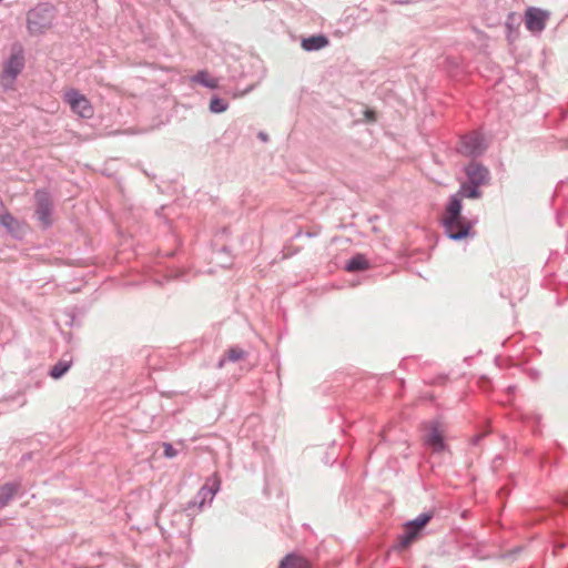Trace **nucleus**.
Segmentation results:
<instances>
[{"instance_id":"obj_25","label":"nucleus","mask_w":568,"mask_h":568,"mask_svg":"<svg viewBox=\"0 0 568 568\" xmlns=\"http://www.w3.org/2000/svg\"><path fill=\"white\" fill-rule=\"evenodd\" d=\"M568 542L562 537H557L552 541L554 554L557 555L560 550L565 549Z\"/></svg>"},{"instance_id":"obj_14","label":"nucleus","mask_w":568,"mask_h":568,"mask_svg":"<svg viewBox=\"0 0 568 568\" xmlns=\"http://www.w3.org/2000/svg\"><path fill=\"white\" fill-rule=\"evenodd\" d=\"M21 489V483L13 480L0 486V509L7 507L17 493Z\"/></svg>"},{"instance_id":"obj_4","label":"nucleus","mask_w":568,"mask_h":568,"mask_svg":"<svg viewBox=\"0 0 568 568\" xmlns=\"http://www.w3.org/2000/svg\"><path fill=\"white\" fill-rule=\"evenodd\" d=\"M488 148L489 143L486 141L483 132L474 130L459 135L455 151L470 159V161H477L478 158L486 153Z\"/></svg>"},{"instance_id":"obj_26","label":"nucleus","mask_w":568,"mask_h":568,"mask_svg":"<svg viewBox=\"0 0 568 568\" xmlns=\"http://www.w3.org/2000/svg\"><path fill=\"white\" fill-rule=\"evenodd\" d=\"M523 549H524L523 546H516L513 549L504 552L501 555V558L515 560L517 558V556L523 551Z\"/></svg>"},{"instance_id":"obj_36","label":"nucleus","mask_w":568,"mask_h":568,"mask_svg":"<svg viewBox=\"0 0 568 568\" xmlns=\"http://www.w3.org/2000/svg\"><path fill=\"white\" fill-rule=\"evenodd\" d=\"M481 439V436L480 435H477L475 437H473V444L474 445H477L479 443V440Z\"/></svg>"},{"instance_id":"obj_7","label":"nucleus","mask_w":568,"mask_h":568,"mask_svg":"<svg viewBox=\"0 0 568 568\" xmlns=\"http://www.w3.org/2000/svg\"><path fill=\"white\" fill-rule=\"evenodd\" d=\"M424 444L434 453L445 452L448 446L445 442V426L438 418L430 419L423 424Z\"/></svg>"},{"instance_id":"obj_8","label":"nucleus","mask_w":568,"mask_h":568,"mask_svg":"<svg viewBox=\"0 0 568 568\" xmlns=\"http://www.w3.org/2000/svg\"><path fill=\"white\" fill-rule=\"evenodd\" d=\"M64 101L70 105L73 113L83 119H90L93 115V106L90 100L78 89H70L64 93Z\"/></svg>"},{"instance_id":"obj_37","label":"nucleus","mask_w":568,"mask_h":568,"mask_svg":"<svg viewBox=\"0 0 568 568\" xmlns=\"http://www.w3.org/2000/svg\"><path fill=\"white\" fill-rule=\"evenodd\" d=\"M220 252L229 254L230 248H229V246L223 245V246L220 248Z\"/></svg>"},{"instance_id":"obj_21","label":"nucleus","mask_w":568,"mask_h":568,"mask_svg":"<svg viewBox=\"0 0 568 568\" xmlns=\"http://www.w3.org/2000/svg\"><path fill=\"white\" fill-rule=\"evenodd\" d=\"M229 109V102L217 94L212 95L209 103V110L211 113L220 114Z\"/></svg>"},{"instance_id":"obj_20","label":"nucleus","mask_w":568,"mask_h":568,"mask_svg":"<svg viewBox=\"0 0 568 568\" xmlns=\"http://www.w3.org/2000/svg\"><path fill=\"white\" fill-rule=\"evenodd\" d=\"M72 366V359H59L48 372V375L53 379L63 377Z\"/></svg>"},{"instance_id":"obj_17","label":"nucleus","mask_w":568,"mask_h":568,"mask_svg":"<svg viewBox=\"0 0 568 568\" xmlns=\"http://www.w3.org/2000/svg\"><path fill=\"white\" fill-rule=\"evenodd\" d=\"M278 568H311V565L304 557L290 552L280 561Z\"/></svg>"},{"instance_id":"obj_1","label":"nucleus","mask_w":568,"mask_h":568,"mask_svg":"<svg viewBox=\"0 0 568 568\" xmlns=\"http://www.w3.org/2000/svg\"><path fill=\"white\" fill-rule=\"evenodd\" d=\"M463 217V199L459 194L454 193L448 197L447 203L445 204L444 214L440 219V225L444 230V234L452 241L460 242L466 239H474L476 236V231L474 226L477 224L478 219H470V223H467L463 226L459 232H453V226L462 221Z\"/></svg>"},{"instance_id":"obj_35","label":"nucleus","mask_w":568,"mask_h":568,"mask_svg":"<svg viewBox=\"0 0 568 568\" xmlns=\"http://www.w3.org/2000/svg\"><path fill=\"white\" fill-rule=\"evenodd\" d=\"M197 497L201 498L200 505H203L206 498L210 499V495H205V494H202L201 496H197Z\"/></svg>"},{"instance_id":"obj_2","label":"nucleus","mask_w":568,"mask_h":568,"mask_svg":"<svg viewBox=\"0 0 568 568\" xmlns=\"http://www.w3.org/2000/svg\"><path fill=\"white\" fill-rule=\"evenodd\" d=\"M57 8L49 1L39 2L27 12V31L32 37L44 34L53 27Z\"/></svg>"},{"instance_id":"obj_28","label":"nucleus","mask_w":568,"mask_h":568,"mask_svg":"<svg viewBox=\"0 0 568 568\" xmlns=\"http://www.w3.org/2000/svg\"><path fill=\"white\" fill-rule=\"evenodd\" d=\"M467 223H470V219H467V217H463L462 221H458L454 226H453V232H459V230L463 229V226Z\"/></svg>"},{"instance_id":"obj_39","label":"nucleus","mask_w":568,"mask_h":568,"mask_svg":"<svg viewBox=\"0 0 568 568\" xmlns=\"http://www.w3.org/2000/svg\"><path fill=\"white\" fill-rule=\"evenodd\" d=\"M4 209V204L2 202V200L0 199V210H3Z\"/></svg>"},{"instance_id":"obj_34","label":"nucleus","mask_w":568,"mask_h":568,"mask_svg":"<svg viewBox=\"0 0 568 568\" xmlns=\"http://www.w3.org/2000/svg\"><path fill=\"white\" fill-rule=\"evenodd\" d=\"M561 506H562V508L568 509V495H566L565 497H562V499H561Z\"/></svg>"},{"instance_id":"obj_30","label":"nucleus","mask_w":568,"mask_h":568,"mask_svg":"<svg viewBox=\"0 0 568 568\" xmlns=\"http://www.w3.org/2000/svg\"><path fill=\"white\" fill-rule=\"evenodd\" d=\"M257 138L262 141V142H267L268 141V134L264 131H260L257 133Z\"/></svg>"},{"instance_id":"obj_24","label":"nucleus","mask_w":568,"mask_h":568,"mask_svg":"<svg viewBox=\"0 0 568 568\" xmlns=\"http://www.w3.org/2000/svg\"><path fill=\"white\" fill-rule=\"evenodd\" d=\"M178 455V450L171 443H163V456L165 458H174Z\"/></svg>"},{"instance_id":"obj_27","label":"nucleus","mask_w":568,"mask_h":568,"mask_svg":"<svg viewBox=\"0 0 568 568\" xmlns=\"http://www.w3.org/2000/svg\"><path fill=\"white\" fill-rule=\"evenodd\" d=\"M527 375L528 377L531 379V381H538L540 378V372L536 368H528L527 369Z\"/></svg>"},{"instance_id":"obj_10","label":"nucleus","mask_w":568,"mask_h":568,"mask_svg":"<svg viewBox=\"0 0 568 568\" xmlns=\"http://www.w3.org/2000/svg\"><path fill=\"white\" fill-rule=\"evenodd\" d=\"M0 226L17 241H22L28 233V225L24 222L19 221L8 211L0 213Z\"/></svg>"},{"instance_id":"obj_31","label":"nucleus","mask_w":568,"mask_h":568,"mask_svg":"<svg viewBox=\"0 0 568 568\" xmlns=\"http://www.w3.org/2000/svg\"><path fill=\"white\" fill-rule=\"evenodd\" d=\"M393 2H394L395 4L404 6V4H409V3L415 2V0H394Z\"/></svg>"},{"instance_id":"obj_23","label":"nucleus","mask_w":568,"mask_h":568,"mask_svg":"<svg viewBox=\"0 0 568 568\" xmlns=\"http://www.w3.org/2000/svg\"><path fill=\"white\" fill-rule=\"evenodd\" d=\"M513 20V13L508 16L507 22H506V30H507V40L509 43L515 42L519 37V30L518 27H514V24L510 22Z\"/></svg>"},{"instance_id":"obj_6","label":"nucleus","mask_w":568,"mask_h":568,"mask_svg":"<svg viewBox=\"0 0 568 568\" xmlns=\"http://www.w3.org/2000/svg\"><path fill=\"white\" fill-rule=\"evenodd\" d=\"M26 65L24 51L22 45L14 44L10 55L3 62V70L0 79L4 88L11 87L22 72Z\"/></svg>"},{"instance_id":"obj_32","label":"nucleus","mask_w":568,"mask_h":568,"mask_svg":"<svg viewBox=\"0 0 568 568\" xmlns=\"http://www.w3.org/2000/svg\"><path fill=\"white\" fill-rule=\"evenodd\" d=\"M446 378L447 377L445 375H439L436 377V379L433 382V384H443V383H445Z\"/></svg>"},{"instance_id":"obj_11","label":"nucleus","mask_w":568,"mask_h":568,"mask_svg":"<svg viewBox=\"0 0 568 568\" xmlns=\"http://www.w3.org/2000/svg\"><path fill=\"white\" fill-rule=\"evenodd\" d=\"M466 181L479 186L487 185L490 181V171L478 161H469L463 169Z\"/></svg>"},{"instance_id":"obj_3","label":"nucleus","mask_w":568,"mask_h":568,"mask_svg":"<svg viewBox=\"0 0 568 568\" xmlns=\"http://www.w3.org/2000/svg\"><path fill=\"white\" fill-rule=\"evenodd\" d=\"M434 517L435 511L427 510L419 514L416 518L405 521L403 532L398 535L397 544L394 548L399 551L408 549L425 535L426 527Z\"/></svg>"},{"instance_id":"obj_15","label":"nucleus","mask_w":568,"mask_h":568,"mask_svg":"<svg viewBox=\"0 0 568 568\" xmlns=\"http://www.w3.org/2000/svg\"><path fill=\"white\" fill-rule=\"evenodd\" d=\"M247 356H248V353L245 352L240 346H232L219 359L216 367L222 368L226 362L235 363V362L246 358Z\"/></svg>"},{"instance_id":"obj_9","label":"nucleus","mask_w":568,"mask_h":568,"mask_svg":"<svg viewBox=\"0 0 568 568\" xmlns=\"http://www.w3.org/2000/svg\"><path fill=\"white\" fill-rule=\"evenodd\" d=\"M549 18V11L537 7H528L524 14L525 26L534 34L541 33L546 29Z\"/></svg>"},{"instance_id":"obj_40","label":"nucleus","mask_w":568,"mask_h":568,"mask_svg":"<svg viewBox=\"0 0 568 568\" xmlns=\"http://www.w3.org/2000/svg\"><path fill=\"white\" fill-rule=\"evenodd\" d=\"M515 388H516L515 386H509V387H508V392H514V390H515Z\"/></svg>"},{"instance_id":"obj_33","label":"nucleus","mask_w":568,"mask_h":568,"mask_svg":"<svg viewBox=\"0 0 568 568\" xmlns=\"http://www.w3.org/2000/svg\"><path fill=\"white\" fill-rule=\"evenodd\" d=\"M546 463H548V456L544 455L540 457L539 467L542 468Z\"/></svg>"},{"instance_id":"obj_18","label":"nucleus","mask_w":568,"mask_h":568,"mask_svg":"<svg viewBox=\"0 0 568 568\" xmlns=\"http://www.w3.org/2000/svg\"><path fill=\"white\" fill-rule=\"evenodd\" d=\"M191 81L196 83L203 88L215 90L219 88V81L215 78H212L206 70H200L194 75H192Z\"/></svg>"},{"instance_id":"obj_19","label":"nucleus","mask_w":568,"mask_h":568,"mask_svg":"<svg viewBox=\"0 0 568 568\" xmlns=\"http://www.w3.org/2000/svg\"><path fill=\"white\" fill-rule=\"evenodd\" d=\"M462 199L478 200L483 196L480 186L468 181L460 183L459 190L456 192Z\"/></svg>"},{"instance_id":"obj_12","label":"nucleus","mask_w":568,"mask_h":568,"mask_svg":"<svg viewBox=\"0 0 568 568\" xmlns=\"http://www.w3.org/2000/svg\"><path fill=\"white\" fill-rule=\"evenodd\" d=\"M372 266L369 260L363 253H355L344 264V271L348 273H359L369 270Z\"/></svg>"},{"instance_id":"obj_38","label":"nucleus","mask_w":568,"mask_h":568,"mask_svg":"<svg viewBox=\"0 0 568 568\" xmlns=\"http://www.w3.org/2000/svg\"><path fill=\"white\" fill-rule=\"evenodd\" d=\"M532 418H534V422L536 425L540 423V419H541L540 415H535Z\"/></svg>"},{"instance_id":"obj_13","label":"nucleus","mask_w":568,"mask_h":568,"mask_svg":"<svg viewBox=\"0 0 568 568\" xmlns=\"http://www.w3.org/2000/svg\"><path fill=\"white\" fill-rule=\"evenodd\" d=\"M328 44L329 39L327 36L323 33L308 36L306 38H303L301 41L302 49L307 52L318 51L321 49L326 48Z\"/></svg>"},{"instance_id":"obj_5","label":"nucleus","mask_w":568,"mask_h":568,"mask_svg":"<svg viewBox=\"0 0 568 568\" xmlns=\"http://www.w3.org/2000/svg\"><path fill=\"white\" fill-rule=\"evenodd\" d=\"M34 213L33 216L38 222L41 231L50 230L53 224L54 203L52 195L47 189H38L34 192Z\"/></svg>"},{"instance_id":"obj_16","label":"nucleus","mask_w":568,"mask_h":568,"mask_svg":"<svg viewBox=\"0 0 568 568\" xmlns=\"http://www.w3.org/2000/svg\"><path fill=\"white\" fill-rule=\"evenodd\" d=\"M220 487L221 478L216 473H214L206 478L204 485L197 491V496H201L202 494L210 495V501H212L213 497L220 490Z\"/></svg>"},{"instance_id":"obj_22","label":"nucleus","mask_w":568,"mask_h":568,"mask_svg":"<svg viewBox=\"0 0 568 568\" xmlns=\"http://www.w3.org/2000/svg\"><path fill=\"white\" fill-rule=\"evenodd\" d=\"M64 316L68 318L65 321V325L69 327H80L81 321L78 320V315H83L84 312L79 310L78 307L67 308L63 312Z\"/></svg>"},{"instance_id":"obj_29","label":"nucleus","mask_w":568,"mask_h":568,"mask_svg":"<svg viewBox=\"0 0 568 568\" xmlns=\"http://www.w3.org/2000/svg\"><path fill=\"white\" fill-rule=\"evenodd\" d=\"M365 116L368 121H375L376 120V115H375V111L374 110H366L365 111Z\"/></svg>"}]
</instances>
